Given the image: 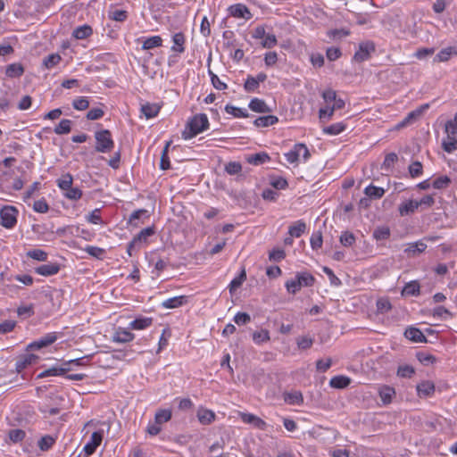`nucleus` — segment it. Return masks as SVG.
I'll list each match as a JSON object with an SVG mask.
<instances>
[{
    "mask_svg": "<svg viewBox=\"0 0 457 457\" xmlns=\"http://www.w3.org/2000/svg\"><path fill=\"white\" fill-rule=\"evenodd\" d=\"M305 229V223L302 220H298L289 227L288 233L290 237H299L304 233Z\"/></svg>",
    "mask_w": 457,
    "mask_h": 457,
    "instance_id": "nucleus-27",
    "label": "nucleus"
},
{
    "mask_svg": "<svg viewBox=\"0 0 457 457\" xmlns=\"http://www.w3.org/2000/svg\"><path fill=\"white\" fill-rule=\"evenodd\" d=\"M187 302V297L186 295H179L165 300L162 306L166 309H173L186 304Z\"/></svg>",
    "mask_w": 457,
    "mask_h": 457,
    "instance_id": "nucleus-12",
    "label": "nucleus"
},
{
    "mask_svg": "<svg viewBox=\"0 0 457 457\" xmlns=\"http://www.w3.org/2000/svg\"><path fill=\"white\" fill-rule=\"evenodd\" d=\"M258 87L259 84L257 83L255 78L248 76L244 85L245 91L254 92L258 88Z\"/></svg>",
    "mask_w": 457,
    "mask_h": 457,
    "instance_id": "nucleus-62",
    "label": "nucleus"
},
{
    "mask_svg": "<svg viewBox=\"0 0 457 457\" xmlns=\"http://www.w3.org/2000/svg\"><path fill=\"white\" fill-rule=\"evenodd\" d=\"M225 110H226V112L228 113L232 114L235 117H238V118L239 117H244V118H245V117L249 116L248 112L245 110H243V109L238 108V107H235L233 105H228V104L225 107Z\"/></svg>",
    "mask_w": 457,
    "mask_h": 457,
    "instance_id": "nucleus-49",
    "label": "nucleus"
},
{
    "mask_svg": "<svg viewBox=\"0 0 457 457\" xmlns=\"http://www.w3.org/2000/svg\"><path fill=\"white\" fill-rule=\"evenodd\" d=\"M445 132L447 138H453L457 137V120H450L445 123Z\"/></svg>",
    "mask_w": 457,
    "mask_h": 457,
    "instance_id": "nucleus-43",
    "label": "nucleus"
},
{
    "mask_svg": "<svg viewBox=\"0 0 457 457\" xmlns=\"http://www.w3.org/2000/svg\"><path fill=\"white\" fill-rule=\"evenodd\" d=\"M162 43V39L161 37L154 36V37H151L147 38L146 40H145L142 47L145 50H150L154 47L161 46Z\"/></svg>",
    "mask_w": 457,
    "mask_h": 457,
    "instance_id": "nucleus-37",
    "label": "nucleus"
},
{
    "mask_svg": "<svg viewBox=\"0 0 457 457\" xmlns=\"http://www.w3.org/2000/svg\"><path fill=\"white\" fill-rule=\"evenodd\" d=\"M72 184L73 178L70 173H65L57 179V185L62 191H65L66 189L71 187Z\"/></svg>",
    "mask_w": 457,
    "mask_h": 457,
    "instance_id": "nucleus-36",
    "label": "nucleus"
},
{
    "mask_svg": "<svg viewBox=\"0 0 457 457\" xmlns=\"http://www.w3.org/2000/svg\"><path fill=\"white\" fill-rule=\"evenodd\" d=\"M286 287L287 291L291 294H295L296 292H298L301 289L302 286L301 282L298 280L297 276H295V278L294 279L287 280L286 282Z\"/></svg>",
    "mask_w": 457,
    "mask_h": 457,
    "instance_id": "nucleus-52",
    "label": "nucleus"
},
{
    "mask_svg": "<svg viewBox=\"0 0 457 457\" xmlns=\"http://www.w3.org/2000/svg\"><path fill=\"white\" fill-rule=\"evenodd\" d=\"M427 247V245L422 242H417L415 244H411L406 248L405 252L408 254L415 255L417 253H422Z\"/></svg>",
    "mask_w": 457,
    "mask_h": 457,
    "instance_id": "nucleus-47",
    "label": "nucleus"
},
{
    "mask_svg": "<svg viewBox=\"0 0 457 457\" xmlns=\"http://www.w3.org/2000/svg\"><path fill=\"white\" fill-rule=\"evenodd\" d=\"M240 416L245 423L253 424L255 428L263 429L266 426V423L262 419L253 414L241 413Z\"/></svg>",
    "mask_w": 457,
    "mask_h": 457,
    "instance_id": "nucleus-13",
    "label": "nucleus"
},
{
    "mask_svg": "<svg viewBox=\"0 0 457 457\" xmlns=\"http://www.w3.org/2000/svg\"><path fill=\"white\" fill-rule=\"evenodd\" d=\"M154 234V229L152 227L142 229L137 236L134 237V243L141 245L146 242L147 238Z\"/></svg>",
    "mask_w": 457,
    "mask_h": 457,
    "instance_id": "nucleus-30",
    "label": "nucleus"
},
{
    "mask_svg": "<svg viewBox=\"0 0 457 457\" xmlns=\"http://www.w3.org/2000/svg\"><path fill=\"white\" fill-rule=\"evenodd\" d=\"M64 195L70 200H79L82 196V191L78 187H70L64 191Z\"/></svg>",
    "mask_w": 457,
    "mask_h": 457,
    "instance_id": "nucleus-51",
    "label": "nucleus"
},
{
    "mask_svg": "<svg viewBox=\"0 0 457 457\" xmlns=\"http://www.w3.org/2000/svg\"><path fill=\"white\" fill-rule=\"evenodd\" d=\"M197 418L202 424L208 425L214 420L215 413L210 410L199 409L197 411Z\"/></svg>",
    "mask_w": 457,
    "mask_h": 457,
    "instance_id": "nucleus-20",
    "label": "nucleus"
},
{
    "mask_svg": "<svg viewBox=\"0 0 457 457\" xmlns=\"http://www.w3.org/2000/svg\"><path fill=\"white\" fill-rule=\"evenodd\" d=\"M284 400L288 404H301L303 402V395L299 391H293L284 394Z\"/></svg>",
    "mask_w": 457,
    "mask_h": 457,
    "instance_id": "nucleus-24",
    "label": "nucleus"
},
{
    "mask_svg": "<svg viewBox=\"0 0 457 457\" xmlns=\"http://www.w3.org/2000/svg\"><path fill=\"white\" fill-rule=\"evenodd\" d=\"M375 51V45L371 41L361 42L358 51L353 55V60L358 62H364L370 58V53Z\"/></svg>",
    "mask_w": 457,
    "mask_h": 457,
    "instance_id": "nucleus-5",
    "label": "nucleus"
},
{
    "mask_svg": "<svg viewBox=\"0 0 457 457\" xmlns=\"http://www.w3.org/2000/svg\"><path fill=\"white\" fill-rule=\"evenodd\" d=\"M421 116V114L420 113V112L416 109L412 112H411L405 118L403 121H401L398 125H397V128L400 129V128H403L411 123H412L414 120H418L420 117Z\"/></svg>",
    "mask_w": 457,
    "mask_h": 457,
    "instance_id": "nucleus-42",
    "label": "nucleus"
},
{
    "mask_svg": "<svg viewBox=\"0 0 457 457\" xmlns=\"http://www.w3.org/2000/svg\"><path fill=\"white\" fill-rule=\"evenodd\" d=\"M443 149L451 154L457 150V139L456 137L453 138H447V140H445L442 144Z\"/></svg>",
    "mask_w": 457,
    "mask_h": 457,
    "instance_id": "nucleus-56",
    "label": "nucleus"
},
{
    "mask_svg": "<svg viewBox=\"0 0 457 457\" xmlns=\"http://www.w3.org/2000/svg\"><path fill=\"white\" fill-rule=\"evenodd\" d=\"M225 170L229 175L238 174L242 170V165L237 162H230L225 166Z\"/></svg>",
    "mask_w": 457,
    "mask_h": 457,
    "instance_id": "nucleus-60",
    "label": "nucleus"
},
{
    "mask_svg": "<svg viewBox=\"0 0 457 457\" xmlns=\"http://www.w3.org/2000/svg\"><path fill=\"white\" fill-rule=\"evenodd\" d=\"M95 137L96 140V152L107 153L112 149L114 143L112 139L111 132L108 129L96 132Z\"/></svg>",
    "mask_w": 457,
    "mask_h": 457,
    "instance_id": "nucleus-2",
    "label": "nucleus"
},
{
    "mask_svg": "<svg viewBox=\"0 0 457 457\" xmlns=\"http://www.w3.org/2000/svg\"><path fill=\"white\" fill-rule=\"evenodd\" d=\"M17 211L12 206H5L0 211L1 224L4 228H12L17 221L16 219Z\"/></svg>",
    "mask_w": 457,
    "mask_h": 457,
    "instance_id": "nucleus-4",
    "label": "nucleus"
},
{
    "mask_svg": "<svg viewBox=\"0 0 457 457\" xmlns=\"http://www.w3.org/2000/svg\"><path fill=\"white\" fill-rule=\"evenodd\" d=\"M301 155L304 161L310 157V152L304 144H296L291 151L285 154L286 160L290 163H297Z\"/></svg>",
    "mask_w": 457,
    "mask_h": 457,
    "instance_id": "nucleus-3",
    "label": "nucleus"
},
{
    "mask_svg": "<svg viewBox=\"0 0 457 457\" xmlns=\"http://www.w3.org/2000/svg\"><path fill=\"white\" fill-rule=\"evenodd\" d=\"M422 170H423L422 164L419 161L413 162L409 166V172H410V175L411 178H416V177H419L420 175H421Z\"/></svg>",
    "mask_w": 457,
    "mask_h": 457,
    "instance_id": "nucleus-53",
    "label": "nucleus"
},
{
    "mask_svg": "<svg viewBox=\"0 0 457 457\" xmlns=\"http://www.w3.org/2000/svg\"><path fill=\"white\" fill-rule=\"evenodd\" d=\"M73 107L79 111H84L88 108L89 102L87 97L81 96L76 98L72 103Z\"/></svg>",
    "mask_w": 457,
    "mask_h": 457,
    "instance_id": "nucleus-57",
    "label": "nucleus"
},
{
    "mask_svg": "<svg viewBox=\"0 0 457 457\" xmlns=\"http://www.w3.org/2000/svg\"><path fill=\"white\" fill-rule=\"evenodd\" d=\"M276 36L273 34H266L263 37V41L262 42V46L264 48H272L277 45Z\"/></svg>",
    "mask_w": 457,
    "mask_h": 457,
    "instance_id": "nucleus-63",
    "label": "nucleus"
},
{
    "mask_svg": "<svg viewBox=\"0 0 457 457\" xmlns=\"http://www.w3.org/2000/svg\"><path fill=\"white\" fill-rule=\"evenodd\" d=\"M170 144H171V141H168L162 152L160 167L163 170H168L170 167V160H169V156H168V151H169V147H170Z\"/></svg>",
    "mask_w": 457,
    "mask_h": 457,
    "instance_id": "nucleus-39",
    "label": "nucleus"
},
{
    "mask_svg": "<svg viewBox=\"0 0 457 457\" xmlns=\"http://www.w3.org/2000/svg\"><path fill=\"white\" fill-rule=\"evenodd\" d=\"M61 61V56L58 54H52L44 59V65L46 69H51L57 65Z\"/></svg>",
    "mask_w": 457,
    "mask_h": 457,
    "instance_id": "nucleus-48",
    "label": "nucleus"
},
{
    "mask_svg": "<svg viewBox=\"0 0 457 457\" xmlns=\"http://www.w3.org/2000/svg\"><path fill=\"white\" fill-rule=\"evenodd\" d=\"M296 276L302 287H312L315 282V278L311 273L301 272L297 273Z\"/></svg>",
    "mask_w": 457,
    "mask_h": 457,
    "instance_id": "nucleus-38",
    "label": "nucleus"
},
{
    "mask_svg": "<svg viewBox=\"0 0 457 457\" xmlns=\"http://www.w3.org/2000/svg\"><path fill=\"white\" fill-rule=\"evenodd\" d=\"M56 338L57 337L54 334H48L45 337L29 345L28 349H30V350L41 349L43 347L48 346L51 344L54 343Z\"/></svg>",
    "mask_w": 457,
    "mask_h": 457,
    "instance_id": "nucleus-9",
    "label": "nucleus"
},
{
    "mask_svg": "<svg viewBox=\"0 0 457 457\" xmlns=\"http://www.w3.org/2000/svg\"><path fill=\"white\" fill-rule=\"evenodd\" d=\"M452 55H457V48L456 47H446L442 49L435 57V61L441 62H446L450 59Z\"/></svg>",
    "mask_w": 457,
    "mask_h": 457,
    "instance_id": "nucleus-22",
    "label": "nucleus"
},
{
    "mask_svg": "<svg viewBox=\"0 0 457 457\" xmlns=\"http://www.w3.org/2000/svg\"><path fill=\"white\" fill-rule=\"evenodd\" d=\"M209 126L208 118L205 114H197L187 123L182 132L184 139H190L197 134L205 130Z\"/></svg>",
    "mask_w": 457,
    "mask_h": 457,
    "instance_id": "nucleus-1",
    "label": "nucleus"
},
{
    "mask_svg": "<svg viewBox=\"0 0 457 457\" xmlns=\"http://www.w3.org/2000/svg\"><path fill=\"white\" fill-rule=\"evenodd\" d=\"M246 161L248 163L253 165H261L270 161V156L268 155V154L262 152L246 156Z\"/></svg>",
    "mask_w": 457,
    "mask_h": 457,
    "instance_id": "nucleus-21",
    "label": "nucleus"
},
{
    "mask_svg": "<svg viewBox=\"0 0 457 457\" xmlns=\"http://www.w3.org/2000/svg\"><path fill=\"white\" fill-rule=\"evenodd\" d=\"M345 129V125L343 122H337L330 126L325 127L323 132L329 135H338Z\"/></svg>",
    "mask_w": 457,
    "mask_h": 457,
    "instance_id": "nucleus-40",
    "label": "nucleus"
},
{
    "mask_svg": "<svg viewBox=\"0 0 457 457\" xmlns=\"http://www.w3.org/2000/svg\"><path fill=\"white\" fill-rule=\"evenodd\" d=\"M351 383V378L345 376H336L329 381L330 386L334 388L343 389L347 387Z\"/></svg>",
    "mask_w": 457,
    "mask_h": 457,
    "instance_id": "nucleus-23",
    "label": "nucleus"
},
{
    "mask_svg": "<svg viewBox=\"0 0 457 457\" xmlns=\"http://www.w3.org/2000/svg\"><path fill=\"white\" fill-rule=\"evenodd\" d=\"M56 338L57 337L54 334H48L45 337L29 345L28 349H30V350L41 349L43 347L48 346L51 344L54 343Z\"/></svg>",
    "mask_w": 457,
    "mask_h": 457,
    "instance_id": "nucleus-8",
    "label": "nucleus"
},
{
    "mask_svg": "<svg viewBox=\"0 0 457 457\" xmlns=\"http://www.w3.org/2000/svg\"><path fill=\"white\" fill-rule=\"evenodd\" d=\"M160 111V106L157 104H146L142 105L141 112L146 117V119H151L155 117Z\"/></svg>",
    "mask_w": 457,
    "mask_h": 457,
    "instance_id": "nucleus-32",
    "label": "nucleus"
},
{
    "mask_svg": "<svg viewBox=\"0 0 457 457\" xmlns=\"http://www.w3.org/2000/svg\"><path fill=\"white\" fill-rule=\"evenodd\" d=\"M60 270V265L57 263H46L36 268V272L42 276H52L57 274Z\"/></svg>",
    "mask_w": 457,
    "mask_h": 457,
    "instance_id": "nucleus-11",
    "label": "nucleus"
},
{
    "mask_svg": "<svg viewBox=\"0 0 457 457\" xmlns=\"http://www.w3.org/2000/svg\"><path fill=\"white\" fill-rule=\"evenodd\" d=\"M414 373V368L410 365L399 366L397 370V376L401 378H411Z\"/></svg>",
    "mask_w": 457,
    "mask_h": 457,
    "instance_id": "nucleus-50",
    "label": "nucleus"
},
{
    "mask_svg": "<svg viewBox=\"0 0 457 457\" xmlns=\"http://www.w3.org/2000/svg\"><path fill=\"white\" fill-rule=\"evenodd\" d=\"M398 157L395 153H390L386 155L384 162L382 164V170L388 171L394 164L397 162Z\"/></svg>",
    "mask_w": 457,
    "mask_h": 457,
    "instance_id": "nucleus-46",
    "label": "nucleus"
},
{
    "mask_svg": "<svg viewBox=\"0 0 457 457\" xmlns=\"http://www.w3.org/2000/svg\"><path fill=\"white\" fill-rule=\"evenodd\" d=\"M27 255L34 260H37V261H41V262L46 261V258H47V253L41 249H34V250L29 251L27 253Z\"/></svg>",
    "mask_w": 457,
    "mask_h": 457,
    "instance_id": "nucleus-55",
    "label": "nucleus"
},
{
    "mask_svg": "<svg viewBox=\"0 0 457 457\" xmlns=\"http://www.w3.org/2000/svg\"><path fill=\"white\" fill-rule=\"evenodd\" d=\"M92 33H93L92 28L88 25H84V26L78 27L76 29H74L73 36L77 39H85V38L88 37Z\"/></svg>",
    "mask_w": 457,
    "mask_h": 457,
    "instance_id": "nucleus-33",
    "label": "nucleus"
},
{
    "mask_svg": "<svg viewBox=\"0 0 457 457\" xmlns=\"http://www.w3.org/2000/svg\"><path fill=\"white\" fill-rule=\"evenodd\" d=\"M364 194L370 199H380L384 195L385 190L382 187L370 185L365 188Z\"/></svg>",
    "mask_w": 457,
    "mask_h": 457,
    "instance_id": "nucleus-26",
    "label": "nucleus"
},
{
    "mask_svg": "<svg viewBox=\"0 0 457 457\" xmlns=\"http://www.w3.org/2000/svg\"><path fill=\"white\" fill-rule=\"evenodd\" d=\"M406 338L416 343L426 342L427 339L423 333L416 328H409L404 333Z\"/></svg>",
    "mask_w": 457,
    "mask_h": 457,
    "instance_id": "nucleus-14",
    "label": "nucleus"
},
{
    "mask_svg": "<svg viewBox=\"0 0 457 457\" xmlns=\"http://www.w3.org/2000/svg\"><path fill=\"white\" fill-rule=\"evenodd\" d=\"M246 279V274L245 270H242V272L235 278L229 284V291L232 293L236 289L241 287L243 282Z\"/></svg>",
    "mask_w": 457,
    "mask_h": 457,
    "instance_id": "nucleus-45",
    "label": "nucleus"
},
{
    "mask_svg": "<svg viewBox=\"0 0 457 457\" xmlns=\"http://www.w3.org/2000/svg\"><path fill=\"white\" fill-rule=\"evenodd\" d=\"M379 396L384 404H388L392 402L393 397L395 395V391L393 387L383 386L379 388Z\"/></svg>",
    "mask_w": 457,
    "mask_h": 457,
    "instance_id": "nucleus-15",
    "label": "nucleus"
},
{
    "mask_svg": "<svg viewBox=\"0 0 457 457\" xmlns=\"http://www.w3.org/2000/svg\"><path fill=\"white\" fill-rule=\"evenodd\" d=\"M103 440V432L96 431L92 434L90 441L86 444L84 446V452L86 456L88 457L92 455L96 448L100 445Z\"/></svg>",
    "mask_w": 457,
    "mask_h": 457,
    "instance_id": "nucleus-6",
    "label": "nucleus"
},
{
    "mask_svg": "<svg viewBox=\"0 0 457 457\" xmlns=\"http://www.w3.org/2000/svg\"><path fill=\"white\" fill-rule=\"evenodd\" d=\"M228 11L230 14L236 18H245L246 20L251 18V13L248 8L242 4L231 5Z\"/></svg>",
    "mask_w": 457,
    "mask_h": 457,
    "instance_id": "nucleus-7",
    "label": "nucleus"
},
{
    "mask_svg": "<svg viewBox=\"0 0 457 457\" xmlns=\"http://www.w3.org/2000/svg\"><path fill=\"white\" fill-rule=\"evenodd\" d=\"M172 41L174 43V46L171 47L172 51L179 53H183L185 51V36L183 33H176L172 37Z\"/></svg>",
    "mask_w": 457,
    "mask_h": 457,
    "instance_id": "nucleus-28",
    "label": "nucleus"
},
{
    "mask_svg": "<svg viewBox=\"0 0 457 457\" xmlns=\"http://www.w3.org/2000/svg\"><path fill=\"white\" fill-rule=\"evenodd\" d=\"M68 370H70V368H50L48 370H46L42 371L40 374H38L39 378H43L49 376H61L65 374Z\"/></svg>",
    "mask_w": 457,
    "mask_h": 457,
    "instance_id": "nucleus-35",
    "label": "nucleus"
},
{
    "mask_svg": "<svg viewBox=\"0 0 457 457\" xmlns=\"http://www.w3.org/2000/svg\"><path fill=\"white\" fill-rule=\"evenodd\" d=\"M33 209L39 213H46L49 210V206L46 200L40 199L34 203Z\"/></svg>",
    "mask_w": 457,
    "mask_h": 457,
    "instance_id": "nucleus-64",
    "label": "nucleus"
},
{
    "mask_svg": "<svg viewBox=\"0 0 457 457\" xmlns=\"http://www.w3.org/2000/svg\"><path fill=\"white\" fill-rule=\"evenodd\" d=\"M249 108L256 112H270L271 110L270 108L266 104V103L259 98H253L251 100L249 104Z\"/></svg>",
    "mask_w": 457,
    "mask_h": 457,
    "instance_id": "nucleus-18",
    "label": "nucleus"
},
{
    "mask_svg": "<svg viewBox=\"0 0 457 457\" xmlns=\"http://www.w3.org/2000/svg\"><path fill=\"white\" fill-rule=\"evenodd\" d=\"M418 208V201L409 200L399 206V212L401 216H406L413 213Z\"/></svg>",
    "mask_w": 457,
    "mask_h": 457,
    "instance_id": "nucleus-17",
    "label": "nucleus"
},
{
    "mask_svg": "<svg viewBox=\"0 0 457 457\" xmlns=\"http://www.w3.org/2000/svg\"><path fill=\"white\" fill-rule=\"evenodd\" d=\"M420 294V285L417 281L407 283L402 290L403 295H418Z\"/></svg>",
    "mask_w": 457,
    "mask_h": 457,
    "instance_id": "nucleus-34",
    "label": "nucleus"
},
{
    "mask_svg": "<svg viewBox=\"0 0 457 457\" xmlns=\"http://www.w3.org/2000/svg\"><path fill=\"white\" fill-rule=\"evenodd\" d=\"M24 72V69L20 63H12L6 67L5 74L10 78L21 77Z\"/></svg>",
    "mask_w": 457,
    "mask_h": 457,
    "instance_id": "nucleus-29",
    "label": "nucleus"
},
{
    "mask_svg": "<svg viewBox=\"0 0 457 457\" xmlns=\"http://www.w3.org/2000/svg\"><path fill=\"white\" fill-rule=\"evenodd\" d=\"M71 120H62L60 123L54 128V133L57 135L68 134L71 128Z\"/></svg>",
    "mask_w": 457,
    "mask_h": 457,
    "instance_id": "nucleus-41",
    "label": "nucleus"
},
{
    "mask_svg": "<svg viewBox=\"0 0 457 457\" xmlns=\"http://www.w3.org/2000/svg\"><path fill=\"white\" fill-rule=\"evenodd\" d=\"M54 439L50 436H45L38 441V446L42 451H47L52 447Z\"/></svg>",
    "mask_w": 457,
    "mask_h": 457,
    "instance_id": "nucleus-58",
    "label": "nucleus"
},
{
    "mask_svg": "<svg viewBox=\"0 0 457 457\" xmlns=\"http://www.w3.org/2000/svg\"><path fill=\"white\" fill-rule=\"evenodd\" d=\"M451 179L447 176H442L433 181L432 186L436 189H443L448 187Z\"/></svg>",
    "mask_w": 457,
    "mask_h": 457,
    "instance_id": "nucleus-61",
    "label": "nucleus"
},
{
    "mask_svg": "<svg viewBox=\"0 0 457 457\" xmlns=\"http://www.w3.org/2000/svg\"><path fill=\"white\" fill-rule=\"evenodd\" d=\"M253 339L256 344H261L270 340V334L268 330L255 331L253 334Z\"/></svg>",
    "mask_w": 457,
    "mask_h": 457,
    "instance_id": "nucleus-54",
    "label": "nucleus"
},
{
    "mask_svg": "<svg viewBox=\"0 0 457 457\" xmlns=\"http://www.w3.org/2000/svg\"><path fill=\"white\" fill-rule=\"evenodd\" d=\"M152 322H153L152 318H140V319H136L135 320L130 322L129 327L132 329L139 330V329H144V328H148L152 324Z\"/></svg>",
    "mask_w": 457,
    "mask_h": 457,
    "instance_id": "nucleus-31",
    "label": "nucleus"
},
{
    "mask_svg": "<svg viewBox=\"0 0 457 457\" xmlns=\"http://www.w3.org/2000/svg\"><path fill=\"white\" fill-rule=\"evenodd\" d=\"M354 242H355V237L351 232L346 231V232L343 233L340 237V243L344 246H347V247L352 246Z\"/></svg>",
    "mask_w": 457,
    "mask_h": 457,
    "instance_id": "nucleus-59",
    "label": "nucleus"
},
{
    "mask_svg": "<svg viewBox=\"0 0 457 457\" xmlns=\"http://www.w3.org/2000/svg\"><path fill=\"white\" fill-rule=\"evenodd\" d=\"M133 339L134 334L122 328H118L112 336V340L117 343H128Z\"/></svg>",
    "mask_w": 457,
    "mask_h": 457,
    "instance_id": "nucleus-10",
    "label": "nucleus"
},
{
    "mask_svg": "<svg viewBox=\"0 0 457 457\" xmlns=\"http://www.w3.org/2000/svg\"><path fill=\"white\" fill-rule=\"evenodd\" d=\"M417 391L420 396H429L435 392V385L431 381H423L417 386Z\"/></svg>",
    "mask_w": 457,
    "mask_h": 457,
    "instance_id": "nucleus-16",
    "label": "nucleus"
},
{
    "mask_svg": "<svg viewBox=\"0 0 457 457\" xmlns=\"http://www.w3.org/2000/svg\"><path fill=\"white\" fill-rule=\"evenodd\" d=\"M171 418V411L170 410H159L155 414V423L161 425L167 422Z\"/></svg>",
    "mask_w": 457,
    "mask_h": 457,
    "instance_id": "nucleus-44",
    "label": "nucleus"
},
{
    "mask_svg": "<svg viewBox=\"0 0 457 457\" xmlns=\"http://www.w3.org/2000/svg\"><path fill=\"white\" fill-rule=\"evenodd\" d=\"M38 357L32 353H28L20 358V360L16 362V368L20 371L25 369L27 366L31 365L37 361Z\"/></svg>",
    "mask_w": 457,
    "mask_h": 457,
    "instance_id": "nucleus-19",
    "label": "nucleus"
},
{
    "mask_svg": "<svg viewBox=\"0 0 457 457\" xmlns=\"http://www.w3.org/2000/svg\"><path fill=\"white\" fill-rule=\"evenodd\" d=\"M278 121V119L277 116L274 115H268V116H262L259 117L254 120L253 124L256 127H268L270 125H274Z\"/></svg>",
    "mask_w": 457,
    "mask_h": 457,
    "instance_id": "nucleus-25",
    "label": "nucleus"
}]
</instances>
